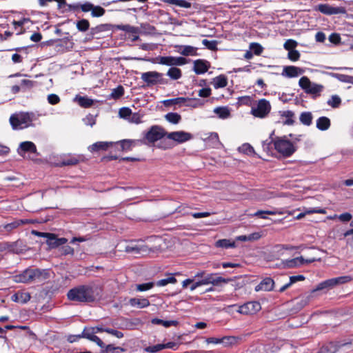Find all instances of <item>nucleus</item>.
<instances>
[{
  "instance_id": "26",
  "label": "nucleus",
  "mask_w": 353,
  "mask_h": 353,
  "mask_svg": "<svg viewBox=\"0 0 353 353\" xmlns=\"http://www.w3.org/2000/svg\"><path fill=\"white\" fill-rule=\"evenodd\" d=\"M74 101L77 103L81 107L85 108L91 107L94 103L92 99L80 95H77L74 99Z\"/></svg>"
},
{
  "instance_id": "2",
  "label": "nucleus",
  "mask_w": 353,
  "mask_h": 353,
  "mask_svg": "<svg viewBox=\"0 0 353 353\" xmlns=\"http://www.w3.org/2000/svg\"><path fill=\"white\" fill-rule=\"evenodd\" d=\"M99 288L93 285H83L72 288L67 294L68 299L77 302H92L99 295Z\"/></svg>"
},
{
  "instance_id": "18",
  "label": "nucleus",
  "mask_w": 353,
  "mask_h": 353,
  "mask_svg": "<svg viewBox=\"0 0 353 353\" xmlns=\"http://www.w3.org/2000/svg\"><path fill=\"white\" fill-rule=\"evenodd\" d=\"M83 161V157L81 155H72L69 154L65 156L61 163L60 165L61 166H67V165H75L78 164L80 161Z\"/></svg>"
},
{
  "instance_id": "20",
  "label": "nucleus",
  "mask_w": 353,
  "mask_h": 353,
  "mask_svg": "<svg viewBox=\"0 0 353 353\" xmlns=\"http://www.w3.org/2000/svg\"><path fill=\"white\" fill-rule=\"evenodd\" d=\"M112 145V142L99 141L93 143L88 147V150L90 152H96L101 150L106 151L110 146Z\"/></svg>"
},
{
  "instance_id": "1",
  "label": "nucleus",
  "mask_w": 353,
  "mask_h": 353,
  "mask_svg": "<svg viewBox=\"0 0 353 353\" xmlns=\"http://www.w3.org/2000/svg\"><path fill=\"white\" fill-rule=\"evenodd\" d=\"M274 132L270 135L271 139L269 142L268 140L263 142V150L269 152L273 145L274 150L282 158L290 157L296 150L297 145L296 141H300V139L296 138L294 141H291L288 139L287 136L275 137H272Z\"/></svg>"
},
{
  "instance_id": "38",
  "label": "nucleus",
  "mask_w": 353,
  "mask_h": 353,
  "mask_svg": "<svg viewBox=\"0 0 353 353\" xmlns=\"http://www.w3.org/2000/svg\"><path fill=\"white\" fill-rule=\"evenodd\" d=\"M334 282L335 281L333 278L325 280V281L318 284V285L316 288V290H322L324 289H332L336 286Z\"/></svg>"
},
{
  "instance_id": "59",
  "label": "nucleus",
  "mask_w": 353,
  "mask_h": 353,
  "mask_svg": "<svg viewBox=\"0 0 353 353\" xmlns=\"http://www.w3.org/2000/svg\"><path fill=\"white\" fill-rule=\"evenodd\" d=\"M288 57L292 61H298L300 58V53L298 50H293L288 51Z\"/></svg>"
},
{
  "instance_id": "35",
  "label": "nucleus",
  "mask_w": 353,
  "mask_h": 353,
  "mask_svg": "<svg viewBox=\"0 0 353 353\" xmlns=\"http://www.w3.org/2000/svg\"><path fill=\"white\" fill-rule=\"evenodd\" d=\"M112 26L110 24H100L94 28H92L90 30V34L92 35H96L102 32L110 31Z\"/></svg>"
},
{
  "instance_id": "64",
  "label": "nucleus",
  "mask_w": 353,
  "mask_h": 353,
  "mask_svg": "<svg viewBox=\"0 0 353 353\" xmlns=\"http://www.w3.org/2000/svg\"><path fill=\"white\" fill-rule=\"evenodd\" d=\"M212 90L210 88H202L199 90L198 95L200 97H209L211 95Z\"/></svg>"
},
{
  "instance_id": "17",
  "label": "nucleus",
  "mask_w": 353,
  "mask_h": 353,
  "mask_svg": "<svg viewBox=\"0 0 353 353\" xmlns=\"http://www.w3.org/2000/svg\"><path fill=\"white\" fill-rule=\"evenodd\" d=\"M210 68L208 61L203 59H197L194 61V71L196 74H201L206 72Z\"/></svg>"
},
{
  "instance_id": "58",
  "label": "nucleus",
  "mask_w": 353,
  "mask_h": 353,
  "mask_svg": "<svg viewBox=\"0 0 353 353\" xmlns=\"http://www.w3.org/2000/svg\"><path fill=\"white\" fill-rule=\"evenodd\" d=\"M276 212L275 211H269V210H267V211H263V210H258L257 212H256L254 214V216H258V217H260L261 219H267V216H265L266 214H270V215H273V214H276Z\"/></svg>"
},
{
  "instance_id": "27",
  "label": "nucleus",
  "mask_w": 353,
  "mask_h": 353,
  "mask_svg": "<svg viewBox=\"0 0 353 353\" xmlns=\"http://www.w3.org/2000/svg\"><path fill=\"white\" fill-rule=\"evenodd\" d=\"M330 120L326 117H321L316 120V128L320 130H327L330 127Z\"/></svg>"
},
{
  "instance_id": "22",
  "label": "nucleus",
  "mask_w": 353,
  "mask_h": 353,
  "mask_svg": "<svg viewBox=\"0 0 353 353\" xmlns=\"http://www.w3.org/2000/svg\"><path fill=\"white\" fill-rule=\"evenodd\" d=\"M30 298L29 292L19 291L12 296L11 299L14 302L26 303L30 301Z\"/></svg>"
},
{
  "instance_id": "15",
  "label": "nucleus",
  "mask_w": 353,
  "mask_h": 353,
  "mask_svg": "<svg viewBox=\"0 0 353 353\" xmlns=\"http://www.w3.org/2000/svg\"><path fill=\"white\" fill-rule=\"evenodd\" d=\"M304 72V70L294 65L285 66L283 68L281 74L288 78L296 77Z\"/></svg>"
},
{
  "instance_id": "4",
  "label": "nucleus",
  "mask_w": 353,
  "mask_h": 353,
  "mask_svg": "<svg viewBox=\"0 0 353 353\" xmlns=\"http://www.w3.org/2000/svg\"><path fill=\"white\" fill-rule=\"evenodd\" d=\"M272 109L269 101L265 99H259L252 106L251 114L256 118L264 119L268 116Z\"/></svg>"
},
{
  "instance_id": "7",
  "label": "nucleus",
  "mask_w": 353,
  "mask_h": 353,
  "mask_svg": "<svg viewBox=\"0 0 353 353\" xmlns=\"http://www.w3.org/2000/svg\"><path fill=\"white\" fill-rule=\"evenodd\" d=\"M41 275V272L39 270L28 268L21 273L13 276L12 280L16 283H31Z\"/></svg>"
},
{
  "instance_id": "29",
  "label": "nucleus",
  "mask_w": 353,
  "mask_h": 353,
  "mask_svg": "<svg viewBox=\"0 0 353 353\" xmlns=\"http://www.w3.org/2000/svg\"><path fill=\"white\" fill-rule=\"evenodd\" d=\"M154 63L165 65L168 66L174 67V57L172 56H167V57H162L159 56L156 57Z\"/></svg>"
},
{
  "instance_id": "56",
  "label": "nucleus",
  "mask_w": 353,
  "mask_h": 353,
  "mask_svg": "<svg viewBox=\"0 0 353 353\" xmlns=\"http://www.w3.org/2000/svg\"><path fill=\"white\" fill-rule=\"evenodd\" d=\"M19 226H20L19 221V220H16V221H13L12 223L6 224L3 226V228L6 231L10 232L12 231L13 230L17 228Z\"/></svg>"
},
{
  "instance_id": "9",
  "label": "nucleus",
  "mask_w": 353,
  "mask_h": 353,
  "mask_svg": "<svg viewBox=\"0 0 353 353\" xmlns=\"http://www.w3.org/2000/svg\"><path fill=\"white\" fill-rule=\"evenodd\" d=\"M165 136L167 137V132L163 128L159 125H153L145 134L144 137L149 143H153Z\"/></svg>"
},
{
  "instance_id": "21",
  "label": "nucleus",
  "mask_w": 353,
  "mask_h": 353,
  "mask_svg": "<svg viewBox=\"0 0 353 353\" xmlns=\"http://www.w3.org/2000/svg\"><path fill=\"white\" fill-rule=\"evenodd\" d=\"M274 282L271 278H265L263 279L261 283L255 288L256 291H270L273 289Z\"/></svg>"
},
{
  "instance_id": "11",
  "label": "nucleus",
  "mask_w": 353,
  "mask_h": 353,
  "mask_svg": "<svg viewBox=\"0 0 353 353\" xmlns=\"http://www.w3.org/2000/svg\"><path fill=\"white\" fill-rule=\"evenodd\" d=\"M261 310V305L258 301L247 302L240 306L237 312L243 315H253Z\"/></svg>"
},
{
  "instance_id": "24",
  "label": "nucleus",
  "mask_w": 353,
  "mask_h": 353,
  "mask_svg": "<svg viewBox=\"0 0 353 353\" xmlns=\"http://www.w3.org/2000/svg\"><path fill=\"white\" fill-rule=\"evenodd\" d=\"M234 340H235V339L233 336H223L221 339L215 338V337L207 338L205 339V341L208 343H214V344H218V343L231 344L234 341Z\"/></svg>"
},
{
  "instance_id": "55",
  "label": "nucleus",
  "mask_w": 353,
  "mask_h": 353,
  "mask_svg": "<svg viewBox=\"0 0 353 353\" xmlns=\"http://www.w3.org/2000/svg\"><path fill=\"white\" fill-rule=\"evenodd\" d=\"M297 44L298 43L296 41L293 39H288L285 42L283 47L286 50L290 51L294 50V48L297 46Z\"/></svg>"
},
{
  "instance_id": "37",
  "label": "nucleus",
  "mask_w": 353,
  "mask_h": 353,
  "mask_svg": "<svg viewBox=\"0 0 353 353\" xmlns=\"http://www.w3.org/2000/svg\"><path fill=\"white\" fill-rule=\"evenodd\" d=\"M167 75L172 80H178L182 77V72L181 69L174 66L168 70Z\"/></svg>"
},
{
  "instance_id": "41",
  "label": "nucleus",
  "mask_w": 353,
  "mask_h": 353,
  "mask_svg": "<svg viewBox=\"0 0 353 353\" xmlns=\"http://www.w3.org/2000/svg\"><path fill=\"white\" fill-rule=\"evenodd\" d=\"M216 247L223 248H230L235 247V242L231 241L229 239H220L218 240L215 243Z\"/></svg>"
},
{
  "instance_id": "10",
  "label": "nucleus",
  "mask_w": 353,
  "mask_h": 353,
  "mask_svg": "<svg viewBox=\"0 0 353 353\" xmlns=\"http://www.w3.org/2000/svg\"><path fill=\"white\" fill-rule=\"evenodd\" d=\"M315 10L319 11L320 12L326 15L332 14H344L347 12L346 8L343 6L335 7L328 3H321L316 6Z\"/></svg>"
},
{
  "instance_id": "48",
  "label": "nucleus",
  "mask_w": 353,
  "mask_h": 353,
  "mask_svg": "<svg viewBox=\"0 0 353 353\" xmlns=\"http://www.w3.org/2000/svg\"><path fill=\"white\" fill-rule=\"evenodd\" d=\"M334 280L335 285L344 284L350 282L352 281V277L351 276H342L339 277L333 278Z\"/></svg>"
},
{
  "instance_id": "5",
  "label": "nucleus",
  "mask_w": 353,
  "mask_h": 353,
  "mask_svg": "<svg viewBox=\"0 0 353 353\" xmlns=\"http://www.w3.org/2000/svg\"><path fill=\"white\" fill-rule=\"evenodd\" d=\"M299 86L305 93L312 94L315 97L320 96L323 90V86L320 84L312 83L307 77H302L299 81Z\"/></svg>"
},
{
  "instance_id": "13",
  "label": "nucleus",
  "mask_w": 353,
  "mask_h": 353,
  "mask_svg": "<svg viewBox=\"0 0 353 353\" xmlns=\"http://www.w3.org/2000/svg\"><path fill=\"white\" fill-rule=\"evenodd\" d=\"M94 334H96V331L92 327H85L81 333V336L96 343L100 347H105V343Z\"/></svg>"
},
{
  "instance_id": "14",
  "label": "nucleus",
  "mask_w": 353,
  "mask_h": 353,
  "mask_svg": "<svg viewBox=\"0 0 353 353\" xmlns=\"http://www.w3.org/2000/svg\"><path fill=\"white\" fill-rule=\"evenodd\" d=\"M162 74L156 71L143 72L141 74V79L148 85H155L159 82Z\"/></svg>"
},
{
  "instance_id": "19",
  "label": "nucleus",
  "mask_w": 353,
  "mask_h": 353,
  "mask_svg": "<svg viewBox=\"0 0 353 353\" xmlns=\"http://www.w3.org/2000/svg\"><path fill=\"white\" fill-rule=\"evenodd\" d=\"M175 48L177 49V52L183 56L197 55V48L185 45L176 46Z\"/></svg>"
},
{
  "instance_id": "30",
  "label": "nucleus",
  "mask_w": 353,
  "mask_h": 353,
  "mask_svg": "<svg viewBox=\"0 0 353 353\" xmlns=\"http://www.w3.org/2000/svg\"><path fill=\"white\" fill-rule=\"evenodd\" d=\"M19 150H21V152H32V153H36L37 152V148L34 143L31 141H24L22 142L20 144Z\"/></svg>"
},
{
  "instance_id": "62",
  "label": "nucleus",
  "mask_w": 353,
  "mask_h": 353,
  "mask_svg": "<svg viewBox=\"0 0 353 353\" xmlns=\"http://www.w3.org/2000/svg\"><path fill=\"white\" fill-rule=\"evenodd\" d=\"M327 103L332 108H336L341 103V99L337 96H332Z\"/></svg>"
},
{
  "instance_id": "51",
  "label": "nucleus",
  "mask_w": 353,
  "mask_h": 353,
  "mask_svg": "<svg viewBox=\"0 0 353 353\" xmlns=\"http://www.w3.org/2000/svg\"><path fill=\"white\" fill-rule=\"evenodd\" d=\"M103 348H105L104 350L103 351V353H114L115 351L123 352L125 350L123 347H114L113 345L111 344L108 345H105V347H103Z\"/></svg>"
},
{
  "instance_id": "31",
  "label": "nucleus",
  "mask_w": 353,
  "mask_h": 353,
  "mask_svg": "<svg viewBox=\"0 0 353 353\" xmlns=\"http://www.w3.org/2000/svg\"><path fill=\"white\" fill-rule=\"evenodd\" d=\"M116 28L119 30H123L128 33H131L132 34H138L139 32V29L138 27L132 26L130 25H117Z\"/></svg>"
},
{
  "instance_id": "61",
  "label": "nucleus",
  "mask_w": 353,
  "mask_h": 353,
  "mask_svg": "<svg viewBox=\"0 0 353 353\" xmlns=\"http://www.w3.org/2000/svg\"><path fill=\"white\" fill-rule=\"evenodd\" d=\"M252 102V98L250 96H243L238 98V103L240 105H250Z\"/></svg>"
},
{
  "instance_id": "39",
  "label": "nucleus",
  "mask_w": 353,
  "mask_h": 353,
  "mask_svg": "<svg viewBox=\"0 0 353 353\" xmlns=\"http://www.w3.org/2000/svg\"><path fill=\"white\" fill-rule=\"evenodd\" d=\"M163 3L175 5L181 8H191V3L186 0H162Z\"/></svg>"
},
{
  "instance_id": "12",
  "label": "nucleus",
  "mask_w": 353,
  "mask_h": 353,
  "mask_svg": "<svg viewBox=\"0 0 353 353\" xmlns=\"http://www.w3.org/2000/svg\"><path fill=\"white\" fill-rule=\"evenodd\" d=\"M167 138L176 141L177 143H183L190 141L192 138V135L184 131H176L167 133Z\"/></svg>"
},
{
  "instance_id": "52",
  "label": "nucleus",
  "mask_w": 353,
  "mask_h": 353,
  "mask_svg": "<svg viewBox=\"0 0 353 353\" xmlns=\"http://www.w3.org/2000/svg\"><path fill=\"white\" fill-rule=\"evenodd\" d=\"M336 217H338V219L342 222H348V221H351L352 219V214L349 212H345L339 216L335 214L334 216H330V219H333Z\"/></svg>"
},
{
  "instance_id": "16",
  "label": "nucleus",
  "mask_w": 353,
  "mask_h": 353,
  "mask_svg": "<svg viewBox=\"0 0 353 353\" xmlns=\"http://www.w3.org/2000/svg\"><path fill=\"white\" fill-rule=\"evenodd\" d=\"M46 239V243L49 245L50 248H57L68 241L65 238H57V236L52 233H50V235H48Z\"/></svg>"
},
{
  "instance_id": "50",
  "label": "nucleus",
  "mask_w": 353,
  "mask_h": 353,
  "mask_svg": "<svg viewBox=\"0 0 353 353\" xmlns=\"http://www.w3.org/2000/svg\"><path fill=\"white\" fill-rule=\"evenodd\" d=\"M131 114H132V110L129 108L125 107V108H121V109H119V115L122 119H127L128 121V118H130Z\"/></svg>"
},
{
  "instance_id": "34",
  "label": "nucleus",
  "mask_w": 353,
  "mask_h": 353,
  "mask_svg": "<svg viewBox=\"0 0 353 353\" xmlns=\"http://www.w3.org/2000/svg\"><path fill=\"white\" fill-rule=\"evenodd\" d=\"M313 117L310 112H303L300 114L299 120L305 125L309 126L312 123Z\"/></svg>"
},
{
  "instance_id": "47",
  "label": "nucleus",
  "mask_w": 353,
  "mask_h": 353,
  "mask_svg": "<svg viewBox=\"0 0 353 353\" xmlns=\"http://www.w3.org/2000/svg\"><path fill=\"white\" fill-rule=\"evenodd\" d=\"M177 280L173 276H170L167 279H163L158 281L156 283L157 286L162 287L165 286L169 283H176Z\"/></svg>"
},
{
  "instance_id": "33",
  "label": "nucleus",
  "mask_w": 353,
  "mask_h": 353,
  "mask_svg": "<svg viewBox=\"0 0 353 353\" xmlns=\"http://www.w3.org/2000/svg\"><path fill=\"white\" fill-rule=\"evenodd\" d=\"M303 264H305V259L303 256L296 257L285 262L286 267L289 268H293Z\"/></svg>"
},
{
  "instance_id": "53",
  "label": "nucleus",
  "mask_w": 353,
  "mask_h": 353,
  "mask_svg": "<svg viewBox=\"0 0 353 353\" xmlns=\"http://www.w3.org/2000/svg\"><path fill=\"white\" fill-rule=\"evenodd\" d=\"M250 49L253 51L255 55H260L263 52V47L258 43H251Z\"/></svg>"
},
{
  "instance_id": "57",
  "label": "nucleus",
  "mask_w": 353,
  "mask_h": 353,
  "mask_svg": "<svg viewBox=\"0 0 353 353\" xmlns=\"http://www.w3.org/2000/svg\"><path fill=\"white\" fill-rule=\"evenodd\" d=\"M154 284L153 282H149L146 283L139 284L137 285V290L141 292L148 290L154 287Z\"/></svg>"
},
{
  "instance_id": "45",
  "label": "nucleus",
  "mask_w": 353,
  "mask_h": 353,
  "mask_svg": "<svg viewBox=\"0 0 353 353\" xmlns=\"http://www.w3.org/2000/svg\"><path fill=\"white\" fill-rule=\"evenodd\" d=\"M77 28L81 32H85L90 28V23L88 20L83 19L77 22Z\"/></svg>"
},
{
  "instance_id": "32",
  "label": "nucleus",
  "mask_w": 353,
  "mask_h": 353,
  "mask_svg": "<svg viewBox=\"0 0 353 353\" xmlns=\"http://www.w3.org/2000/svg\"><path fill=\"white\" fill-rule=\"evenodd\" d=\"M152 324L161 325L165 327H169L170 326H176L179 324L177 321H164L157 318L152 319L151 321Z\"/></svg>"
},
{
  "instance_id": "54",
  "label": "nucleus",
  "mask_w": 353,
  "mask_h": 353,
  "mask_svg": "<svg viewBox=\"0 0 353 353\" xmlns=\"http://www.w3.org/2000/svg\"><path fill=\"white\" fill-rule=\"evenodd\" d=\"M162 350H163V346L162 344H157L154 345L148 346L144 349L145 352L150 353H156L161 351Z\"/></svg>"
},
{
  "instance_id": "8",
  "label": "nucleus",
  "mask_w": 353,
  "mask_h": 353,
  "mask_svg": "<svg viewBox=\"0 0 353 353\" xmlns=\"http://www.w3.org/2000/svg\"><path fill=\"white\" fill-rule=\"evenodd\" d=\"M74 9L80 8L82 12H91V15L93 17H102L105 12V10L99 6H94L90 2H85L83 4H77L74 6Z\"/></svg>"
},
{
  "instance_id": "42",
  "label": "nucleus",
  "mask_w": 353,
  "mask_h": 353,
  "mask_svg": "<svg viewBox=\"0 0 353 353\" xmlns=\"http://www.w3.org/2000/svg\"><path fill=\"white\" fill-rule=\"evenodd\" d=\"M185 99L188 101L184 103V106L190 107L192 108H196L203 105V103H202L199 99L188 97H185Z\"/></svg>"
},
{
  "instance_id": "6",
  "label": "nucleus",
  "mask_w": 353,
  "mask_h": 353,
  "mask_svg": "<svg viewBox=\"0 0 353 353\" xmlns=\"http://www.w3.org/2000/svg\"><path fill=\"white\" fill-rule=\"evenodd\" d=\"M32 119L28 113L14 114L10 117V123L14 130L23 129L28 127Z\"/></svg>"
},
{
  "instance_id": "23",
  "label": "nucleus",
  "mask_w": 353,
  "mask_h": 353,
  "mask_svg": "<svg viewBox=\"0 0 353 353\" xmlns=\"http://www.w3.org/2000/svg\"><path fill=\"white\" fill-rule=\"evenodd\" d=\"M129 304L132 307H136L137 308H144L150 305V301L146 298H132L129 300Z\"/></svg>"
},
{
  "instance_id": "3",
  "label": "nucleus",
  "mask_w": 353,
  "mask_h": 353,
  "mask_svg": "<svg viewBox=\"0 0 353 353\" xmlns=\"http://www.w3.org/2000/svg\"><path fill=\"white\" fill-rule=\"evenodd\" d=\"M194 278H201V279L194 282L192 285H190V289L191 291H194L199 286L209 284L219 285L221 283H228L231 281L230 279H225L221 276H218L216 274H206L205 271H199L196 272L194 279Z\"/></svg>"
},
{
  "instance_id": "63",
  "label": "nucleus",
  "mask_w": 353,
  "mask_h": 353,
  "mask_svg": "<svg viewBox=\"0 0 353 353\" xmlns=\"http://www.w3.org/2000/svg\"><path fill=\"white\" fill-rule=\"evenodd\" d=\"M48 101L51 105H56L60 102V98L55 94H50L48 96Z\"/></svg>"
},
{
  "instance_id": "36",
  "label": "nucleus",
  "mask_w": 353,
  "mask_h": 353,
  "mask_svg": "<svg viewBox=\"0 0 353 353\" xmlns=\"http://www.w3.org/2000/svg\"><path fill=\"white\" fill-rule=\"evenodd\" d=\"M214 112L222 119H227L230 116V112L228 107H217L214 110Z\"/></svg>"
},
{
  "instance_id": "46",
  "label": "nucleus",
  "mask_w": 353,
  "mask_h": 353,
  "mask_svg": "<svg viewBox=\"0 0 353 353\" xmlns=\"http://www.w3.org/2000/svg\"><path fill=\"white\" fill-rule=\"evenodd\" d=\"M124 94V88L122 85H119L117 88L113 89L111 92V98L117 99Z\"/></svg>"
},
{
  "instance_id": "28",
  "label": "nucleus",
  "mask_w": 353,
  "mask_h": 353,
  "mask_svg": "<svg viewBox=\"0 0 353 353\" xmlns=\"http://www.w3.org/2000/svg\"><path fill=\"white\" fill-rule=\"evenodd\" d=\"M139 142H141V141L139 140L123 139L119 141V144L121 147L122 150L130 151Z\"/></svg>"
},
{
  "instance_id": "44",
  "label": "nucleus",
  "mask_w": 353,
  "mask_h": 353,
  "mask_svg": "<svg viewBox=\"0 0 353 353\" xmlns=\"http://www.w3.org/2000/svg\"><path fill=\"white\" fill-rule=\"evenodd\" d=\"M37 83L35 81L29 80V79H23L21 81V90L23 92L30 90L34 86H35Z\"/></svg>"
},
{
  "instance_id": "60",
  "label": "nucleus",
  "mask_w": 353,
  "mask_h": 353,
  "mask_svg": "<svg viewBox=\"0 0 353 353\" xmlns=\"http://www.w3.org/2000/svg\"><path fill=\"white\" fill-rule=\"evenodd\" d=\"M128 121L139 124L141 123V116L138 112H132L131 116L130 117V118H128Z\"/></svg>"
},
{
  "instance_id": "49",
  "label": "nucleus",
  "mask_w": 353,
  "mask_h": 353,
  "mask_svg": "<svg viewBox=\"0 0 353 353\" xmlns=\"http://www.w3.org/2000/svg\"><path fill=\"white\" fill-rule=\"evenodd\" d=\"M283 116L286 117L287 119L284 121V124L291 125L294 124V121L293 119V117L294 116V114L292 111H285L283 112Z\"/></svg>"
},
{
  "instance_id": "40",
  "label": "nucleus",
  "mask_w": 353,
  "mask_h": 353,
  "mask_svg": "<svg viewBox=\"0 0 353 353\" xmlns=\"http://www.w3.org/2000/svg\"><path fill=\"white\" fill-rule=\"evenodd\" d=\"M165 119L171 123L177 124L181 120V117L176 112H169L165 115Z\"/></svg>"
},
{
  "instance_id": "25",
  "label": "nucleus",
  "mask_w": 353,
  "mask_h": 353,
  "mask_svg": "<svg viewBox=\"0 0 353 353\" xmlns=\"http://www.w3.org/2000/svg\"><path fill=\"white\" fill-rule=\"evenodd\" d=\"M212 83L215 89L225 88L228 85V78L224 74H220L213 79Z\"/></svg>"
},
{
  "instance_id": "43",
  "label": "nucleus",
  "mask_w": 353,
  "mask_h": 353,
  "mask_svg": "<svg viewBox=\"0 0 353 353\" xmlns=\"http://www.w3.org/2000/svg\"><path fill=\"white\" fill-rule=\"evenodd\" d=\"M239 151L248 154V155H255V151L254 148L249 143H244L239 148Z\"/></svg>"
}]
</instances>
